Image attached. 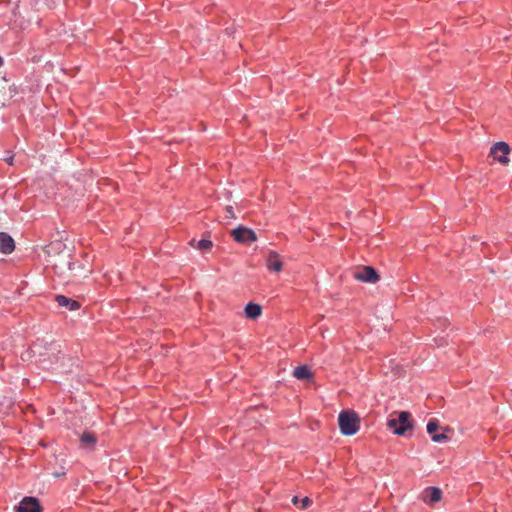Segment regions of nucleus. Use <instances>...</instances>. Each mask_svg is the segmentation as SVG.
Here are the masks:
<instances>
[{"mask_svg":"<svg viewBox=\"0 0 512 512\" xmlns=\"http://www.w3.org/2000/svg\"><path fill=\"white\" fill-rule=\"evenodd\" d=\"M226 217L232 218V219L236 218L233 207L230 205L226 207Z\"/></svg>","mask_w":512,"mask_h":512,"instance_id":"19","label":"nucleus"},{"mask_svg":"<svg viewBox=\"0 0 512 512\" xmlns=\"http://www.w3.org/2000/svg\"><path fill=\"white\" fill-rule=\"evenodd\" d=\"M61 264L67 265L68 270L71 273L70 278L86 277L91 272L90 269H84V266L81 263L70 262L65 256L61 258Z\"/></svg>","mask_w":512,"mask_h":512,"instance_id":"6","label":"nucleus"},{"mask_svg":"<svg viewBox=\"0 0 512 512\" xmlns=\"http://www.w3.org/2000/svg\"><path fill=\"white\" fill-rule=\"evenodd\" d=\"M53 267L54 269L57 271L58 269H60L59 265L57 263H53Z\"/></svg>","mask_w":512,"mask_h":512,"instance_id":"24","label":"nucleus"},{"mask_svg":"<svg viewBox=\"0 0 512 512\" xmlns=\"http://www.w3.org/2000/svg\"><path fill=\"white\" fill-rule=\"evenodd\" d=\"M432 437V440L434 442H445L448 440V436L444 433H441V434H434L431 436Z\"/></svg>","mask_w":512,"mask_h":512,"instance_id":"17","label":"nucleus"},{"mask_svg":"<svg viewBox=\"0 0 512 512\" xmlns=\"http://www.w3.org/2000/svg\"><path fill=\"white\" fill-rule=\"evenodd\" d=\"M300 502H301L300 508L304 510V509H307L311 505L312 500L309 497H304L303 499H301Z\"/></svg>","mask_w":512,"mask_h":512,"instance_id":"18","label":"nucleus"},{"mask_svg":"<svg viewBox=\"0 0 512 512\" xmlns=\"http://www.w3.org/2000/svg\"><path fill=\"white\" fill-rule=\"evenodd\" d=\"M354 278L360 282L376 283L380 277L373 267L363 266L354 272Z\"/></svg>","mask_w":512,"mask_h":512,"instance_id":"4","label":"nucleus"},{"mask_svg":"<svg viewBox=\"0 0 512 512\" xmlns=\"http://www.w3.org/2000/svg\"><path fill=\"white\" fill-rule=\"evenodd\" d=\"M55 300L60 307H65L69 311H76L81 306L78 301L68 298L64 295H57Z\"/></svg>","mask_w":512,"mask_h":512,"instance_id":"11","label":"nucleus"},{"mask_svg":"<svg viewBox=\"0 0 512 512\" xmlns=\"http://www.w3.org/2000/svg\"><path fill=\"white\" fill-rule=\"evenodd\" d=\"M266 267L268 270L279 273L282 271L283 262L280 255L275 251H269L266 257Z\"/></svg>","mask_w":512,"mask_h":512,"instance_id":"8","label":"nucleus"},{"mask_svg":"<svg viewBox=\"0 0 512 512\" xmlns=\"http://www.w3.org/2000/svg\"><path fill=\"white\" fill-rule=\"evenodd\" d=\"M17 512H42L39 501L34 497H25L16 507Z\"/></svg>","mask_w":512,"mask_h":512,"instance_id":"7","label":"nucleus"},{"mask_svg":"<svg viewBox=\"0 0 512 512\" xmlns=\"http://www.w3.org/2000/svg\"><path fill=\"white\" fill-rule=\"evenodd\" d=\"M52 250H54V245H53V244H50V245H48V246H46V247H45L44 252H45L47 255H50Z\"/></svg>","mask_w":512,"mask_h":512,"instance_id":"20","label":"nucleus"},{"mask_svg":"<svg viewBox=\"0 0 512 512\" xmlns=\"http://www.w3.org/2000/svg\"><path fill=\"white\" fill-rule=\"evenodd\" d=\"M338 424L343 435L351 436L359 431L360 419L356 412L343 410L338 416Z\"/></svg>","mask_w":512,"mask_h":512,"instance_id":"1","label":"nucleus"},{"mask_svg":"<svg viewBox=\"0 0 512 512\" xmlns=\"http://www.w3.org/2000/svg\"><path fill=\"white\" fill-rule=\"evenodd\" d=\"M231 235L236 242L242 244H248L257 240L256 233L252 229L244 226H238L232 230Z\"/></svg>","mask_w":512,"mask_h":512,"instance_id":"3","label":"nucleus"},{"mask_svg":"<svg viewBox=\"0 0 512 512\" xmlns=\"http://www.w3.org/2000/svg\"><path fill=\"white\" fill-rule=\"evenodd\" d=\"M262 313L260 305L255 303H248L245 307V314L250 319H257Z\"/></svg>","mask_w":512,"mask_h":512,"instance_id":"12","label":"nucleus"},{"mask_svg":"<svg viewBox=\"0 0 512 512\" xmlns=\"http://www.w3.org/2000/svg\"><path fill=\"white\" fill-rule=\"evenodd\" d=\"M439 429V423L436 419H431L427 424V432L432 436Z\"/></svg>","mask_w":512,"mask_h":512,"instance_id":"16","label":"nucleus"},{"mask_svg":"<svg viewBox=\"0 0 512 512\" xmlns=\"http://www.w3.org/2000/svg\"><path fill=\"white\" fill-rule=\"evenodd\" d=\"M292 502H293L294 504H298V502H299V498H298L297 496H294V497L292 498Z\"/></svg>","mask_w":512,"mask_h":512,"instance_id":"23","label":"nucleus"},{"mask_svg":"<svg viewBox=\"0 0 512 512\" xmlns=\"http://www.w3.org/2000/svg\"><path fill=\"white\" fill-rule=\"evenodd\" d=\"M5 161H6L8 164L12 165V164H13V157H7V158H5Z\"/></svg>","mask_w":512,"mask_h":512,"instance_id":"22","label":"nucleus"},{"mask_svg":"<svg viewBox=\"0 0 512 512\" xmlns=\"http://www.w3.org/2000/svg\"><path fill=\"white\" fill-rule=\"evenodd\" d=\"M509 153L510 147L505 142H497L490 150V154L501 164H507L509 162Z\"/></svg>","mask_w":512,"mask_h":512,"instance_id":"5","label":"nucleus"},{"mask_svg":"<svg viewBox=\"0 0 512 512\" xmlns=\"http://www.w3.org/2000/svg\"><path fill=\"white\" fill-rule=\"evenodd\" d=\"M39 347H40V344L39 343H34L31 347V351L36 354L39 350Z\"/></svg>","mask_w":512,"mask_h":512,"instance_id":"21","label":"nucleus"},{"mask_svg":"<svg viewBox=\"0 0 512 512\" xmlns=\"http://www.w3.org/2000/svg\"><path fill=\"white\" fill-rule=\"evenodd\" d=\"M293 375L299 380L310 379L312 377L310 370L306 366L296 367Z\"/></svg>","mask_w":512,"mask_h":512,"instance_id":"14","label":"nucleus"},{"mask_svg":"<svg viewBox=\"0 0 512 512\" xmlns=\"http://www.w3.org/2000/svg\"><path fill=\"white\" fill-rule=\"evenodd\" d=\"M421 497L426 504L433 505L441 500L442 491L437 487H427Z\"/></svg>","mask_w":512,"mask_h":512,"instance_id":"9","label":"nucleus"},{"mask_svg":"<svg viewBox=\"0 0 512 512\" xmlns=\"http://www.w3.org/2000/svg\"><path fill=\"white\" fill-rule=\"evenodd\" d=\"M80 441H81L82 445L92 447L96 443V437L94 434H92L90 432H84L81 435Z\"/></svg>","mask_w":512,"mask_h":512,"instance_id":"15","label":"nucleus"},{"mask_svg":"<svg viewBox=\"0 0 512 512\" xmlns=\"http://www.w3.org/2000/svg\"><path fill=\"white\" fill-rule=\"evenodd\" d=\"M15 248L13 238L7 233H0V252L10 254Z\"/></svg>","mask_w":512,"mask_h":512,"instance_id":"10","label":"nucleus"},{"mask_svg":"<svg viewBox=\"0 0 512 512\" xmlns=\"http://www.w3.org/2000/svg\"><path fill=\"white\" fill-rule=\"evenodd\" d=\"M411 414L407 411L393 412L390 415L387 426L396 435H404L407 430L412 429L410 421Z\"/></svg>","mask_w":512,"mask_h":512,"instance_id":"2","label":"nucleus"},{"mask_svg":"<svg viewBox=\"0 0 512 512\" xmlns=\"http://www.w3.org/2000/svg\"><path fill=\"white\" fill-rule=\"evenodd\" d=\"M190 245L197 248L198 250H200L202 252L210 251L213 247L212 241H210L208 239H202V240L198 241L197 243L194 239H192L190 241Z\"/></svg>","mask_w":512,"mask_h":512,"instance_id":"13","label":"nucleus"}]
</instances>
